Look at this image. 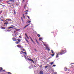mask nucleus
<instances>
[{"label":"nucleus","mask_w":74,"mask_h":74,"mask_svg":"<svg viewBox=\"0 0 74 74\" xmlns=\"http://www.w3.org/2000/svg\"><path fill=\"white\" fill-rule=\"evenodd\" d=\"M36 42H38V41H37V39H36Z\"/></svg>","instance_id":"obj_50"},{"label":"nucleus","mask_w":74,"mask_h":74,"mask_svg":"<svg viewBox=\"0 0 74 74\" xmlns=\"http://www.w3.org/2000/svg\"><path fill=\"white\" fill-rule=\"evenodd\" d=\"M23 1H25V0H23Z\"/></svg>","instance_id":"obj_62"},{"label":"nucleus","mask_w":74,"mask_h":74,"mask_svg":"<svg viewBox=\"0 0 74 74\" xmlns=\"http://www.w3.org/2000/svg\"><path fill=\"white\" fill-rule=\"evenodd\" d=\"M8 23H9L8 21H6L4 23V25H8Z\"/></svg>","instance_id":"obj_9"},{"label":"nucleus","mask_w":74,"mask_h":74,"mask_svg":"<svg viewBox=\"0 0 74 74\" xmlns=\"http://www.w3.org/2000/svg\"><path fill=\"white\" fill-rule=\"evenodd\" d=\"M3 70V68H1V69H0V72H1V71Z\"/></svg>","instance_id":"obj_19"},{"label":"nucleus","mask_w":74,"mask_h":74,"mask_svg":"<svg viewBox=\"0 0 74 74\" xmlns=\"http://www.w3.org/2000/svg\"><path fill=\"white\" fill-rule=\"evenodd\" d=\"M7 31H11V29H8V30H7Z\"/></svg>","instance_id":"obj_41"},{"label":"nucleus","mask_w":74,"mask_h":74,"mask_svg":"<svg viewBox=\"0 0 74 74\" xmlns=\"http://www.w3.org/2000/svg\"><path fill=\"white\" fill-rule=\"evenodd\" d=\"M39 40H42V38H39Z\"/></svg>","instance_id":"obj_37"},{"label":"nucleus","mask_w":74,"mask_h":74,"mask_svg":"<svg viewBox=\"0 0 74 74\" xmlns=\"http://www.w3.org/2000/svg\"><path fill=\"white\" fill-rule=\"evenodd\" d=\"M71 68L72 69V70H74V66L73 65H71Z\"/></svg>","instance_id":"obj_5"},{"label":"nucleus","mask_w":74,"mask_h":74,"mask_svg":"<svg viewBox=\"0 0 74 74\" xmlns=\"http://www.w3.org/2000/svg\"><path fill=\"white\" fill-rule=\"evenodd\" d=\"M34 50H35V51H36V52H37V50H36V49H34Z\"/></svg>","instance_id":"obj_43"},{"label":"nucleus","mask_w":74,"mask_h":74,"mask_svg":"<svg viewBox=\"0 0 74 74\" xmlns=\"http://www.w3.org/2000/svg\"><path fill=\"white\" fill-rule=\"evenodd\" d=\"M19 42H16V44H18Z\"/></svg>","instance_id":"obj_26"},{"label":"nucleus","mask_w":74,"mask_h":74,"mask_svg":"<svg viewBox=\"0 0 74 74\" xmlns=\"http://www.w3.org/2000/svg\"><path fill=\"white\" fill-rule=\"evenodd\" d=\"M31 41H33V40H32V38H31Z\"/></svg>","instance_id":"obj_53"},{"label":"nucleus","mask_w":74,"mask_h":74,"mask_svg":"<svg viewBox=\"0 0 74 74\" xmlns=\"http://www.w3.org/2000/svg\"><path fill=\"white\" fill-rule=\"evenodd\" d=\"M27 22H28V23H30V22H31V21H27Z\"/></svg>","instance_id":"obj_32"},{"label":"nucleus","mask_w":74,"mask_h":74,"mask_svg":"<svg viewBox=\"0 0 74 74\" xmlns=\"http://www.w3.org/2000/svg\"><path fill=\"white\" fill-rule=\"evenodd\" d=\"M25 39L26 41H27V42L29 43V41L27 40V39H26V38H25Z\"/></svg>","instance_id":"obj_23"},{"label":"nucleus","mask_w":74,"mask_h":74,"mask_svg":"<svg viewBox=\"0 0 74 74\" xmlns=\"http://www.w3.org/2000/svg\"><path fill=\"white\" fill-rule=\"evenodd\" d=\"M27 59L28 60H29V61H30L31 62V63H34V61H33V60L29 59V58H27Z\"/></svg>","instance_id":"obj_2"},{"label":"nucleus","mask_w":74,"mask_h":74,"mask_svg":"<svg viewBox=\"0 0 74 74\" xmlns=\"http://www.w3.org/2000/svg\"><path fill=\"white\" fill-rule=\"evenodd\" d=\"M25 7H26V5H25L24 8H25Z\"/></svg>","instance_id":"obj_51"},{"label":"nucleus","mask_w":74,"mask_h":74,"mask_svg":"<svg viewBox=\"0 0 74 74\" xmlns=\"http://www.w3.org/2000/svg\"><path fill=\"white\" fill-rule=\"evenodd\" d=\"M12 40L13 41H17V40L16 39V38H13Z\"/></svg>","instance_id":"obj_6"},{"label":"nucleus","mask_w":74,"mask_h":74,"mask_svg":"<svg viewBox=\"0 0 74 74\" xmlns=\"http://www.w3.org/2000/svg\"><path fill=\"white\" fill-rule=\"evenodd\" d=\"M51 53H53H53H54V52H53V50H51Z\"/></svg>","instance_id":"obj_22"},{"label":"nucleus","mask_w":74,"mask_h":74,"mask_svg":"<svg viewBox=\"0 0 74 74\" xmlns=\"http://www.w3.org/2000/svg\"><path fill=\"white\" fill-rule=\"evenodd\" d=\"M3 71H5V70H3Z\"/></svg>","instance_id":"obj_60"},{"label":"nucleus","mask_w":74,"mask_h":74,"mask_svg":"<svg viewBox=\"0 0 74 74\" xmlns=\"http://www.w3.org/2000/svg\"><path fill=\"white\" fill-rule=\"evenodd\" d=\"M69 73V72H67L66 73V74H68Z\"/></svg>","instance_id":"obj_48"},{"label":"nucleus","mask_w":74,"mask_h":74,"mask_svg":"<svg viewBox=\"0 0 74 74\" xmlns=\"http://www.w3.org/2000/svg\"><path fill=\"white\" fill-rule=\"evenodd\" d=\"M33 42V43H34V41H33V42Z\"/></svg>","instance_id":"obj_59"},{"label":"nucleus","mask_w":74,"mask_h":74,"mask_svg":"<svg viewBox=\"0 0 74 74\" xmlns=\"http://www.w3.org/2000/svg\"><path fill=\"white\" fill-rule=\"evenodd\" d=\"M56 32H58V30H56Z\"/></svg>","instance_id":"obj_54"},{"label":"nucleus","mask_w":74,"mask_h":74,"mask_svg":"<svg viewBox=\"0 0 74 74\" xmlns=\"http://www.w3.org/2000/svg\"><path fill=\"white\" fill-rule=\"evenodd\" d=\"M27 17L28 18H29V19H30V17H29V16H27Z\"/></svg>","instance_id":"obj_35"},{"label":"nucleus","mask_w":74,"mask_h":74,"mask_svg":"<svg viewBox=\"0 0 74 74\" xmlns=\"http://www.w3.org/2000/svg\"><path fill=\"white\" fill-rule=\"evenodd\" d=\"M42 65L41 64L40 65V67H42Z\"/></svg>","instance_id":"obj_44"},{"label":"nucleus","mask_w":74,"mask_h":74,"mask_svg":"<svg viewBox=\"0 0 74 74\" xmlns=\"http://www.w3.org/2000/svg\"><path fill=\"white\" fill-rule=\"evenodd\" d=\"M23 16L24 19H25V14H23Z\"/></svg>","instance_id":"obj_14"},{"label":"nucleus","mask_w":74,"mask_h":74,"mask_svg":"<svg viewBox=\"0 0 74 74\" xmlns=\"http://www.w3.org/2000/svg\"><path fill=\"white\" fill-rule=\"evenodd\" d=\"M17 40L18 41V42H21V39H19V38H18L17 39Z\"/></svg>","instance_id":"obj_11"},{"label":"nucleus","mask_w":74,"mask_h":74,"mask_svg":"<svg viewBox=\"0 0 74 74\" xmlns=\"http://www.w3.org/2000/svg\"><path fill=\"white\" fill-rule=\"evenodd\" d=\"M1 24H2V25H3V23L1 22Z\"/></svg>","instance_id":"obj_58"},{"label":"nucleus","mask_w":74,"mask_h":74,"mask_svg":"<svg viewBox=\"0 0 74 74\" xmlns=\"http://www.w3.org/2000/svg\"><path fill=\"white\" fill-rule=\"evenodd\" d=\"M43 45L45 46V47H47V45H46V44H44Z\"/></svg>","instance_id":"obj_27"},{"label":"nucleus","mask_w":74,"mask_h":74,"mask_svg":"<svg viewBox=\"0 0 74 74\" xmlns=\"http://www.w3.org/2000/svg\"><path fill=\"white\" fill-rule=\"evenodd\" d=\"M64 70L65 71H67V70H68V69H67V68H65Z\"/></svg>","instance_id":"obj_25"},{"label":"nucleus","mask_w":74,"mask_h":74,"mask_svg":"<svg viewBox=\"0 0 74 74\" xmlns=\"http://www.w3.org/2000/svg\"><path fill=\"white\" fill-rule=\"evenodd\" d=\"M14 14H16V12H15V10L14 11Z\"/></svg>","instance_id":"obj_30"},{"label":"nucleus","mask_w":74,"mask_h":74,"mask_svg":"<svg viewBox=\"0 0 74 74\" xmlns=\"http://www.w3.org/2000/svg\"><path fill=\"white\" fill-rule=\"evenodd\" d=\"M19 37V38H22V36H20Z\"/></svg>","instance_id":"obj_34"},{"label":"nucleus","mask_w":74,"mask_h":74,"mask_svg":"<svg viewBox=\"0 0 74 74\" xmlns=\"http://www.w3.org/2000/svg\"><path fill=\"white\" fill-rule=\"evenodd\" d=\"M25 58V59H27V58H26V56H25L24 57Z\"/></svg>","instance_id":"obj_39"},{"label":"nucleus","mask_w":74,"mask_h":74,"mask_svg":"<svg viewBox=\"0 0 74 74\" xmlns=\"http://www.w3.org/2000/svg\"><path fill=\"white\" fill-rule=\"evenodd\" d=\"M29 25H30V24H28L26 25H25V26L24 27V28H26V27L27 26H29Z\"/></svg>","instance_id":"obj_15"},{"label":"nucleus","mask_w":74,"mask_h":74,"mask_svg":"<svg viewBox=\"0 0 74 74\" xmlns=\"http://www.w3.org/2000/svg\"><path fill=\"white\" fill-rule=\"evenodd\" d=\"M53 67H55V66H56V65L54 64L53 65Z\"/></svg>","instance_id":"obj_38"},{"label":"nucleus","mask_w":74,"mask_h":74,"mask_svg":"<svg viewBox=\"0 0 74 74\" xmlns=\"http://www.w3.org/2000/svg\"><path fill=\"white\" fill-rule=\"evenodd\" d=\"M29 37H30V39L31 40V38H31V37H30V36H29Z\"/></svg>","instance_id":"obj_55"},{"label":"nucleus","mask_w":74,"mask_h":74,"mask_svg":"<svg viewBox=\"0 0 74 74\" xmlns=\"http://www.w3.org/2000/svg\"><path fill=\"white\" fill-rule=\"evenodd\" d=\"M14 27H15V26H13V27H10L8 28H6L7 29H11L12 28H14Z\"/></svg>","instance_id":"obj_3"},{"label":"nucleus","mask_w":74,"mask_h":74,"mask_svg":"<svg viewBox=\"0 0 74 74\" xmlns=\"http://www.w3.org/2000/svg\"><path fill=\"white\" fill-rule=\"evenodd\" d=\"M65 53H66V51L65 50H61L60 52H59L56 56V58H58V55H62L63 54H64Z\"/></svg>","instance_id":"obj_1"},{"label":"nucleus","mask_w":74,"mask_h":74,"mask_svg":"<svg viewBox=\"0 0 74 74\" xmlns=\"http://www.w3.org/2000/svg\"><path fill=\"white\" fill-rule=\"evenodd\" d=\"M46 49H48V51H50V49H49V47H46Z\"/></svg>","instance_id":"obj_12"},{"label":"nucleus","mask_w":74,"mask_h":74,"mask_svg":"<svg viewBox=\"0 0 74 74\" xmlns=\"http://www.w3.org/2000/svg\"><path fill=\"white\" fill-rule=\"evenodd\" d=\"M1 27L2 29H5V28H6L5 27Z\"/></svg>","instance_id":"obj_17"},{"label":"nucleus","mask_w":74,"mask_h":74,"mask_svg":"<svg viewBox=\"0 0 74 74\" xmlns=\"http://www.w3.org/2000/svg\"><path fill=\"white\" fill-rule=\"evenodd\" d=\"M25 36L27 38H28V39H29V38L28 37V36H27V35L26 33H25Z\"/></svg>","instance_id":"obj_10"},{"label":"nucleus","mask_w":74,"mask_h":74,"mask_svg":"<svg viewBox=\"0 0 74 74\" xmlns=\"http://www.w3.org/2000/svg\"><path fill=\"white\" fill-rule=\"evenodd\" d=\"M18 36V34H15V35H14V36Z\"/></svg>","instance_id":"obj_36"},{"label":"nucleus","mask_w":74,"mask_h":74,"mask_svg":"<svg viewBox=\"0 0 74 74\" xmlns=\"http://www.w3.org/2000/svg\"><path fill=\"white\" fill-rule=\"evenodd\" d=\"M29 11V10H26L25 11V12H28Z\"/></svg>","instance_id":"obj_33"},{"label":"nucleus","mask_w":74,"mask_h":74,"mask_svg":"<svg viewBox=\"0 0 74 74\" xmlns=\"http://www.w3.org/2000/svg\"><path fill=\"white\" fill-rule=\"evenodd\" d=\"M54 37L56 36V35H55V34H54Z\"/></svg>","instance_id":"obj_46"},{"label":"nucleus","mask_w":74,"mask_h":74,"mask_svg":"<svg viewBox=\"0 0 74 74\" xmlns=\"http://www.w3.org/2000/svg\"><path fill=\"white\" fill-rule=\"evenodd\" d=\"M39 74H43L44 72H43V71H41L39 73Z\"/></svg>","instance_id":"obj_4"},{"label":"nucleus","mask_w":74,"mask_h":74,"mask_svg":"<svg viewBox=\"0 0 74 74\" xmlns=\"http://www.w3.org/2000/svg\"><path fill=\"white\" fill-rule=\"evenodd\" d=\"M27 14H28V13L27 12H26L25 13V14H26V15H27Z\"/></svg>","instance_id":"obj_40"},{"label":"nucleus","mask_w":74,"mask_h":74,"mask_svg":"<svg viewBox=\"0 0 74 74\" xmlns=\"http://www.w3.org/2000/svg\"><path fill=\"white\" fill-rule=\"evenodd\" d=\"M21 20L23 22V18H22V17H21Z\"/></svg>","instance_id":"obj_28"},{"label":"nucleus","mask_w":74,"mask_h":74,"mask_svg":"<svg viewBox=\"0 0 74 74\" xmlns=\"http://www.w3.org/2000/svg\"><path fill=\"white\" fill-rule=\"evenodd\" d=\"M6 20L8 21H11V19L10 18H7L6 19Z\"/></svg>","instance_id":"obj_7"},{"label":"nucleus","mask_w":74,"mask_h":74,"mask_svg":"<svg viewBox=\"0 0 74 74\" xmlns=\"http://www.w3.org/2000/svg\"><path fill=\"white\" fill-rule=\"evenodd\" d=\"M54 74H57V72L54 73Z\"/></svg>","instance_id":"obj_45"},{"label":"nucleus","mask_w":74,"mask_h":74,"mask_svg":"<svg viewBox=\"0 0 74 74\" xmlns=\"http://www.w3.org/2000/svg\"><path fill=\"white\" fill-rule=\"evenodd\" d=\"M3 0H0V1H3Z\"/></svg>","instance_id":"obj_49"},{"label":"nucleus","mask_w":74,"mask_h":74,"mask_svg":"<svg viewBox=\"0 0 74 74\" xmlns=\"http://www.w3.org/2000/svg\"><path fill=\"white\" fill-rule=\"evenodd\" d=\"M20 54H22V53H23V51H21L20 52Z\"/></svg>","instance_id":"obj_18"},{"label":"nucleus","mask_w":74,"mask_h":74,"mask_svg":"<svg viewBox=\"0 0 74 74\" xmlns=\"http://www.w3.org/2000/svg\"><path fill=\"white\" fill-rule=\"evenodd\" d=\"M9 0V1H13L14 0Z\"/></svg>","instance_id":"obj_47"},{"label":"nucleus","mask_w":74,"mask_h":74,"mask_svg":"<svg viewBox=\"0 0 74 74\" xmlns=\"http://www.w3.org/2000/svg\"><path fill=\"white\" fill-rule=\"evenodd\" d=\"M8 74H12L11 73H10V72H8Z\"/></svg>","instance_id":"obj_31"},{"label":"nucleus","mask_w":74,"mask_h":74,"mask_svg":"<svg viewBox=\"0 0 74 74\" xmlns=\"http://www.w3.org/2000/svg\"><path fill=\"white\" fill-rule=\"evenodd\" d=\"M37 42V43H38V44H39V43H38V42Z\"/></svg>","instance_id":"obj_61"},{"label":"nucleus","mask_w":74,"mask_h":74,"mask_svg":"<svg viewBox=\"0 0 74 74\" xmlns=\"http://www.w3.org/2000/svg\"><path fill=\"white\" fill-rule=\"evenodd\" d=\"M17 47H18L19 48H23V47H22V46L19 45H17Z\"/></svg>","instance_id":"obj_8"},{"label":"nucleus","mask_w":74,"mask_h":74,"mask_svg":"<svg viewBox=\"0 0 74 74\" xmlns=\"http://www.w3.org/2000/svg\"><path fill=\"white\" fill-rule=\"evenodd\" d=\"M50 55H51V56H54V55H55V53H53V54L51 53Z\"/></svg>","instance_id":"obj_21"},{"label":"nucleus","mask_w":74,"mask_h":74,"mask_svg":"<svg viewBox=\"0 0 74 74\" xmlns=\"http://www.w3.org/2000/svg\"><path fill=\"white\" fill-rule=\"evenodd\" d=\"M1 18H3V16H1Z\"/></svg>","instance_id":"obj_52"},{"label":"nucleus","mask_w":74,"mask_h":74,"mask_svg":"<svg viewBox=\"0 0 74 74\" xmlns=\"http://www.w3.org/2000/svg\"><path fill=\"white\" fill-rule=\"evenodd\" d=\"M51 33H53V32H52Z\"/></svg>","instance_id":"obj_57"},{"label":"nucleus","mask_w":74,"mask_h":74,"mask_svg":"<svg viewBox=\"0 0 74 74\" xmlns=\"http://www.w3.org/2000/svg\"><path fill=\"white\" fill-rule=\"evenodd\" d=\"M22 56V57H23V56Z\"/></svg>","instance_id":"obj_63"},{"label":"nucleus","mask_w":74,"mask_h":74,"mask_svg":"<svg viewBox=\"0 0 74 74\" xmlns=\"http://www.w3.org/2000/svg\"><path fill=\"white\" fill-rule=\"evenodd\" d=\"M37 36L38 37H40V35L39 34H38L37 35Z\"/></svg>","instance_id":"obj_24"},{"label":"nucleus","mask_w":74,"mask_h":74,"mask_svg":"<svg viewBox=\"0 0 74 74\" xmlns=\"http://www.w3.org/2000/svg\"><path fill=\"white\" fill-rule=\"evenodd\" d=\"M32 42L33 41V40H32Z\"/></svg>","instance_id":"obj_64"},{"label":"nucleus","mask_w":74,"mask_h":74,"mask_svg":"<svg viewBox=\"0 0 74 74\" xmlns=\"http://www.w3.org/2000/svg\"><path fill=\"white\" fill-rule=\"evenodd\" d=\"M1 21H4V20H1Z\"/></svg>","instance_id":"obj_56"},{"label":"nucleus","mask_w":74,"mask_h":74,"mask_svg":"<svg viewBox=\"0 0 74 74\" xmlns=\"http://www.w3.org/2000/svg\"><path fill=\"white\" fill-rule=\"evenodd\" d=\"M21 51H26V50H25V49H23V48H21Z\"/></svg>","instance_id":"obj_13"},{"label":"nucleus","mask_w":74,"mask_h":74,"mask_svg":"<svg viewBox=\"0 0 74 74\" xmlns=\"http://www.w3.org/2000/svg\"><path fill=\"white\" fill-rule=\"evenodd\" d=\"M50 64H51V65H52V64H53V62L50 63Z\"/></svg>","instance_id":"obj_29"},{"label":"nucleus","mask_w":74,"mask_h":74,"mask_svg":"<svg viewBox=\"0 0 74 74\" xmlns=\"http://www.w3.org/2000/svg\"><path fill=\"white\" fill-rule=\"evenodd\" d=\"M23 53H24L25 55H27V53H26V51L23 52Z\"/></svg>","instance_id":"obj_20"},{"label":"nucleus","mask_w":74,"mask_h":74,"mask_svg":"<svg viewBox=\"0 0 74 74\" xmlns=\"http://www.w3.org/2000/svg\"><path fill=\"white\" fill-rule=\"evenodd\" d=\"M47 67H48V66H45V68H46V69H47Z\"/></svg>","instance_id":"obj_42"},{"label":"nucleus","mask_w":74,"mask_h":74,"mask_svg":"<svg viewBox=\"0 0 74 74\" xmlns=\"http://www.w3.org/2000/svg\"><path fill=\"white\" fill-rule=\"evenodd\" d=\"M2 6H3V7H5V5H3L2 4L0 5V7H1Z\"/></svg>","instance_id":"obj_16"}]
</instances>
